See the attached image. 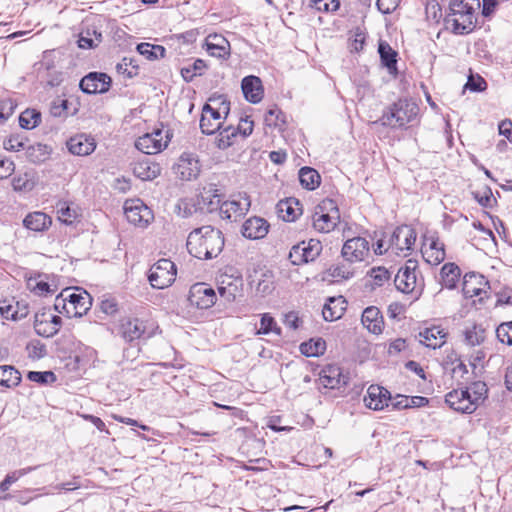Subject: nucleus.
<instances>
[{
    "label": "nucleus",
    "mask_w": 512,
    "mask_h": 512,
    "mask_svg": "<svg viewBox=\"0 0 512 512\" xmlns=\"http://www.w3.org/2000/svg\"><path fill=\"white\" fill-rule=\"evenodd\" d=\"M223 247L224 238L222 232L210 225L194 229L187 238L188 252L198 259L217 257Z\"/></svg>",
    "instance_id": "f257e3e1"
},
{
    "label": "nucleus",
    "mask_w": 512,
    "mask_h": 512,
    "mask_svg": "<svg viewBox=\"0 0 512 512\" xmlns=\"http://www.w3.org/2000/svg\"><path fill=\"white\" fill-rule=\"evenodd\" d=\"M479 8V0H450L445 23L454 34H469L476 27V11Z\"/></svg>",
    "instance_id": "f03ea898"
},
{
    "label": "nucleus",
    "mask_w": 512,
    "mask_h": 512,
    "mask_svg": "<svg viewBox=\"0 0 512 512\" xmlns=\"http://www.w3.org/2000/svg\"><path fill=\"white\" fill-rule=\"evenodd\" d=\"M419 114L418 105L407 99H400L387 108L380 121L384 126L402 128L415 121Z\"/></svg>",
    "instance_id": "7ed1b4c3"
},
{
    "label": "nucleus",
    "mask_w": 512,
    "mask_h": 512,
    "mask_svg": "<svg viewBox=\"0 0 512 512\" xmlns=\"http://www.w3.org/2000/svg\"><path fill=\"white\" fill-rule=\"evenodd\" d=\"M340 223V212L332 199H325L315 207L312 215V226L320 233L333 231Z\"/></svg>",
    "instance_id": "20e7f679"
},
{
    "label": "nucleus",
    "mask_w": 512,
    "mask_h": 512,
    "mask_svg": "<svg viewBox=\"0 0 512 512\" xmlns=\"http://www.w3.org/2000/svg\"><path fill=\"white\" fill-rule=\"evenodd\" d=\"M158 325L153 320H142L130 318L124 320L120 325V334L127 342L139 339H149L158 331Z\"/></svg>",
    "instance_id": "39448f33"
},
{
    "label": "nucleus",
    "mask_w": 512,
    "mask_h": 512,
    "mask_svg": "<svg viewBox=\"0 0 512 512\" xmlns=\"http://www.w3.org/2000/svg\"><path fill=\"white\" fill-rule=\"evenodd\" d=\"M176 277L175 264L169 259L158 260L149 270L148 279L153 288L164 289L170 286Z\"/></svg>",
    "instance_id": "423d86ee"
},
{
    "label": "nucleus",
    "mask_w": 512,
    "mask_h": 512,
    "mask_svg": "<svg viewBox=\"0 0 512 512\" xmlns=\"http://www.w3.org/2000/svg\"><path fill=\"white\" fill-rule=\"evenodd\" d=\"M124 214L129 223L140 228H146L154 219L152 210L140 199L126 200Z\"/></svg>",
    "instance_id": "0eeeda50"
},
{
    "label": "nucleus",
    "mask_w": 512,
    "mask_h": 512,
    "mask_svg": "<svg viewBox=\"0 0 512 512\" xmlns=\"http://www.w3.org/2000/svg\"><path fill=\"white\" fill-rule=\"evenodd\" d=\"M341 255L349 264L363 262L370 255V244L364 237L348 238L342 246Z\"/></svg>",
    "instance_id": "6e6552de"
},
{
    "label": "nucleus",
    "mask_w": 512,
    "mask_h": 512,
    "mask_svg": "<svg viewBox=\"0 0 512 512\" xmlns=\"http://www.w3.org/2000/svg\"><path fill=\"white\" fill-rule=\"evenodd\" d=\"M61 325V317L52 314L50 309L43 308L35 314L34 329L39 336L53 337L58 333Z\"/></svg>",
    "instance_id": "1a4fd4ad"
},
{
    "label": "nucleus",
    "mask_w": 512,
    "mask_h": 512,
    "mask_svg": "<svg viewBox=\"0 0 512 512\" xmlns=\"http://www.w3.org/2000/svg\"><path fill=\"white\" fill-rule=\"evenodd\" d=\"M416 236L417 234L412 227L408 225L399 226L389 238V248L395 254H406L412 249Z\"/></svg>",
    "instance_id": "9d476101"
},
{
    "label": "nucleus",
    "mask_w": 512,
    "mask_h": 512,
    "mask_svg": "<svg viewBox=\"0 0 512 512\" xmlns=\"http://www.w3.org/2000/svg\"><path fill=\"white\" fill-rule=\"evenodd\" d=\"M251 205L247 194H238L230 200L222 201L219 208L220 216L224 219L236 221L238 218L246 214Z\"/></svg>",
    "instance_id": "9b49d317"
},
{
    "label": "nucleus",
    "mask_w": 512,
    "mask_h": 512,
    "mask_svg": "<svg viewBox=\"0 0 512 512\" xmlns=\"http://www.w3.org/2000/svg\"><path fill=\"white\" fill-rule=\"evenodd\" d=\"M167 135L160 129H156L151 133H146L139 137L135 142V147L147 154H157L167 147Z\"/></svg>",
    "instance_id": "f8f14e48"
},
{
    "label": "nucleus",
    "mask_w": 512,
    "mask_h": 512,
    "mask_svg": "<svg viewBox=\"0 0 512 512\" xmlns=\"http://www.w3.org/2000/svg\"><path fill=\"white\" fill-rule=\"evenodd\" d=\"M417 261L413 259H409L406 261L404 266H402L395 278L394 283L396 288L403 293H411L415 290L417 286Z\"/></svg>",
    "instance_id": "ddd939ff"
},
{
    "label": "nucleus",
    "mask_w": 512,
    "mask_h": 512,
    "mask_svg": "<svg viewBox=\"0 0 512 512\" xmlns=\"http://www.w3.org/2000/svg\"><path fill=\"white\" fill-rule=\"evenodd\" d=\"M188 299L191 305L199 309H208L215 304L217 296L211 287L197 283L191 287Z\"/></svg>",
    "instance_id": "4468645a"
},
{
    "label": "nucleus",
    "mask_w": 512,
    "mask_h": 512,
    "mask_svg": "<svg viewBox=\"0 0 512 512\" xmlns=\"http://www.w3.org/2000/svg\"><path fill=\"white\" fill-rule=\"evenodd\" d=\"M348 379L342 368L334 364L326 365L319 374V383L328 389H340L347 385Z\"/></svg>",
    "instance_id": "2eb2a0df"
},
{
    "label": "nucleus",
    "mask_w": 512,
    "mask_h": 512,
    "mask_svg": "<svg viewBox=\"0 0 512 512\" xmlns=\"http://www.w3.org/2000/svg\"><path fill=\"white\" fill-rule=\"evenodd\" d=\"M111 78L105 73L91 72L80 81V88L86 94H101L109 90Z\"/></svg>",
    "instance_id": "dca6fc26"
},
{
    "label": "nucleus",
    "mask_w": 512,
    "mask_h": 512,
    "mask_svg": "<svg viewBox=\"0 0 512 512\" xmlns=\"http://www.w3.org/2000/svg\"><path fill=\"white\" fill-rule=\"evenodd\" d=\"M174 173L178 178L185 181L197 178L200 173L198 159L192 154L183 153L174 166Z\"/></svg>",
    "instance_id": "f3484780"
},
{
    "label": "nucleus",
    "mask_w": 512,
    "mask_h": 512,
    "mask_svg": "<svg viewBox=\"0 0 512 512\" xmlns=\"http://www.w3.org/2000/svg\"><path fill=\"white\" fill-rule=\"evenodd\" d=\"M422 256L430 265H438L445 259L444 244L435 236H425L422 245Z\"/></svg>",
    "instance_id": "a211bd4d"
},
{
    "label": "nucleus",
    "mask_w": 512,
    "mask_h": 512,
    "mask_svg": "<svg viewBox=\"0 0 512 512\" xmlns=\"http://www.w3.org/2000/svg\"><path fill=\"white\" fill-rule=\"evenodd\" d=\"M445 402L457 412L470 414L475 411L472 395L469 390H453L446 394Z\"/></svg>",
    "instance_id": "6ab92c4d"
},
{
    "label": "nucleus",
    "mask_w": 512,
    "mask_h": 512,
    "mask_svg": "<svg viewBox=\"0 0 512 512\" xmlns=\"http://www.w3.org/2000/svg\"><path fill=\"white\" fill-rule=\"evenodd\" d=\"M390 400V392L379 385L369 386L363 399L365 406L372 410H382L384 407H388Z\"/></svg>",
    "instance_id": "aec40b11"
},
{
    "label": "nucleus",
    "mask_w": 512,
    "mask_h": 512,
    "mask_svg": "<svg viewBox=\"0 0 512 512\" xmlns=\"http://www.w3.org/2000/svg\"><path fill=\"white\" fill-rule=\"evenodd\" d=\"M488 289V281L477 273H468L464 276L462 291L466 298L480 297L486 294Z\"/></svg>",
    "instance_id": "412c9836"
},
{
    "label": "nucleus",
    "mask_w": 512,
    "mask_h": 512,
    "mask_svg": "<svg viewBox=\"0 0 512 512\" xmlns=\"http://www.w3.org/2000/svg\"><path fill=\"white\" fill-rule=\"evenodd\" d=\"M222 203V194L215 184L204 186L198 196L200 209H206L212 213L219 210Z\"/></svg>",
    "instance_id": "4be33fe9"
},
{
    "label": "nucleus",
    "mask_w": 512,
    "mask_h": 512,
    "mask_svg": "<svg viewBox=\"0 0 512 512\" xmlns=\"http://www.w3.org/2000/svg\"><path fill=\"white\" fill-rule=\"evenodd\" d=\"M242 288L243 280L241 277L223 275L218 287V292L226 301L232 302L237 297L241 296Z\"/></svg>",
    "instance_id": "5701e85b"
},
{
    "label": "nucleus",
    "mask_w": 512,
    "mask_h": 512,
    "mask_svg": "<svg viewBox=\"0 0 512 512\" xmlns=\"http://www.w3.org/2000/svg\"><path fill=\"white\" fill-rule=\"evenodd\" d=\"M221 119V113L217 109L212 108L209 104H205L200 119L201 131L207 135L214 134L221 129Z\"/></svg>",
    "instance_id": "b1692460"
},
{
    "label": "nucleus",
    "mask_w": 512,
    "mask_h": 512,
    "mask_svg": "<svg viewBox=\"0 0 512 512\" xmlns=\"http://www.w3.org/2000/svg\"><path fill=\"white\" fill-rule=\"evenodd\" d=\"M69 152L78 156L90 155L96 148L95 139L87 134H78L67 141Z\"/></svg>",
    "instance_id": "393cba45"
},
{
    "label": "nucleus",
    "mask_w": 512,
    "mask_h": 512,
    "mask_svg": "<svg viewBox=\"0 0 512 512\" xmlns=\"http://www.w3.org/2000/svg\"><path fill=\"white\" fill-rule=\"evenodd\" d=\"M269 223L261 217H250L242 225V235L249 239H262L269 231Z\"/></svg>",
    "instance_id": "a878e982"
},
{
    "label": "nucleus",
    "mask_w": 512,
    "mask_h": 512,
    "mask_svg": "<svg viewBox=\"0 0 512 512\" xmlns=\"http://www.w3.org/2000/svg\"><path fill=\"white\" fill-rule=\"evenodd\" d=\"M241 88L245 99L250 103L256 104L263 99L264 89L259 77L253 75L244 77Z\"/></svg>",
    "instance_id": "bb28decb"
},
{
    "label": "nucleus",
    "mask_w": 512,
    "mask_h": 512,
    "mask_svg": "<svg viewBox=\"0 0 512 512\" xmlns=\"http://www.w3.org/2000/svg\"><path fill=\"white\" fill-rule=\"evenodd\" d=\"M67 297L72 317H82L91 308L92 299L86 291L76 293L69 288Z\"/></svg>",
    "instance_id": "cd10ccee"
},
{
    "label": "nucleus",
    "mask_w": 512,
    "mask_h": 512,
    "mask_svg": "<svg viewBox=\"0 0 512 512\" xmlns=\"http://www.w3.org/2000/svg\"><path fill=\"white\" fill-rule=\"evenodd\" d=\"M206 51L217 58H226L230 55V43L220 34H209L205 39Z\"/></svg>",
    "instance_id": "c85d7f7f"
},
{
    "label": "nucleus",
    "mask_w": 512,
    "mask_h": 512,
    "mask_svg": "<svg viewBox=\"0 0 512 512\" xmlns=\"http://www.w3.org/2000/svg\"><path fill=\"white\" fill-rule=\"evenodd\" d=\"M363 326L373 334H380L383 331L384 320L380 310L375 306L367 307L361 318Z\"/></svg>",
    "instance_id": "c756f323"
},
{
    "label": "nucleus",
    "mask_w": 512,
    "mask_h": 512,
    "mask_svg": "<svg viewBox=\"0 0 512 512\" xmlns=\"http://www.w3.org/2000/svg\"><path fill=\"white\" fill-rule=\"evenodd\" d=\"M447 334L439 327L426 328L421 331L417 338L418 341L428 348H440L446 342Z\"/></svg>",
    "instance_id": "7c9ffc66"
},
{
    "label": "nucleus",
    "mask_w": 512,
    "mask_h": 512,
    "mask_svg": "<svg viewBox=\"0 0 512 512\" xmlns=\"http://www.w3.org/2000/svg\"><path fill=\"white\" fill-rule=\"evenodd\" d=\"M29 313V308L27 303L20 302V301H14L7 302L4 301L0 305V314L3 318L7 320H21L25 318Z\"/></svg>",
    "instance_id": "2f4dec72"
},
{
    "label": "nucleus",
    "mask_w": 512,
    "mask_h": 512,
    "mask_svg": "<svg viewBox=\"0 0 512 512\" xmlns=\"http://www.w3.org/2000/svg\"><path fill=\"white\" fill-rule=\"evenodd\" d=\"M347 301L343 296L330 297L325 303L322 315L326 321L340 319L346 310Z\"/></svg>",
    "instance_id": "473e14b6"
},
{
    "label": "nucleus",
    "mask_w": 512,
    "mask_h": 512,
    "mask_svg": "<svg viewBox=\"0 0 512 512\" xmlns=\"http://www.w3.org/2000/svg\"><path fill=\"white\" fill-rule=\"evenodd\" d=\"M160 166L148 158L137 161L133 166L134 175L143 180L151 181L160 174Z\"/></svg>",
    "instance_id": "72a5a7b5"
},
{
    "label": "nucleus",
    "mask_w": 512,
    "mask_h": 512,
    "mask_svg": "<svg viewBox=\"0 0 512 512\" xmlns=\"http://www.w3.org/2000/svg\"><path fill=\"white\" fill-rule=\"evenodd\" d=\"M277 213L284 221L292 222L301 214V206L297 199L280 200L276 206Z\"/></svg>",
    "instance_id": "f704fd0d"
},
{
    "label": "nucleus",
    "mask_w": 512,
    "mask_h": 512,
    "mask_svg": "<svg viewBox=\"0 0 512 512\" xmlns=\"http://www.w3.org/2000/svg\"><path fill=\"white\" fill-rule=\"evenodd\" d=\"M52 224V219L44 212H31L23 220V225L32 231L42 232L47 230Z\"/></svg>",
    "instance_id": "c9c22d12"
},
{
    "label": "nucleus",
    "mask_w": 512,
    "mask_h": 512,
    "mask_svg": "<svg viewBox=\"0 0 512 512\" xmlns=\"http://www.w3.org/2000/svg\"><path fill=\"white\" fill-rule=\"evenodd\" d=\"M464 343L469 347L479 346L486 339V329L480 325L473 323L466 326L463 330Z\"/></svg>",
    "instance_id": "e433bc0d"
},
{
    "label": "nucleus",
    "mask_w": 512,
    "mask_h": 512,
    "mask_svg": "<svg viewBox=\"0 0 512 512\" xmlns=\"http://www.w3.org/2000/svg\"><path fill=\"white\" fill-rule=\"evenodd\" d=\"M51 151L52 149L50 146L42 143H36L26 148V157L34 164H41L49 159Z\"/></svg>",
    "instance_id": "4c0bfd02"
},
{
    "label": "nucleus",
    "mask_w": 512,
    "mask_h": 512,
    "mask_svg": "<svg viewBox=\"0 0 512 512\" xmlns=\"http://www.w3.org/2000/svg\"><path fill=\"white\" fill-rule=\"evenodd\" d=\"M460 275V268L454 263H446L441 268V281L442 284L448 289H453L456 287Z\"/></svg>",
    "instance_id": "58836bf2"
},
{
    "label": "nucleus",
    "mask_w": 512,
    "mask_h": 512,
    "mask_svg": "<svg viewBox=\"0 0 512 512\" xmlns=\"http://www.w3.org/2000/svg\"><path fill=\"white\" fill-rule=\"evenodd\" d=\"M21 374L10 365L0 366V385L6 388H13L20 384Z\"/></svg>",
    "instance_id": "ea45409f"
},
{
    "label": "nucleus",
    "mask_w": 512,
    "mask_h": 512,
    "mask_svg": "<svg viewBox=\"0 0 512 512\" xmlns=\"http://www.w3.org/2000/svg\"><path fill=\"white\" fill-rule=\"evenodd\" d=\"M37 179L32 172H25L15 176L12 180V186L18 192H30L36 186Z\"/></svg>",
    "instance_id": "a19ab883"
},
{
    "label": "nucleus",
    "mask_w": 512,
    "mask_h": 512,
    "mask_svg": "<svg viewBox=\"0 0 512 512\" xmlns=\"http://www.w3.org/2000/svg\"><path fill=\"white\" fill-rule=\"evenodd\" d=\"M326 350V342L322 338H312L300 345V351L307 357H317Z\"/></svg>",
    "instance_id": "79ce46f5"
},
{
    "label": "nucleus",
    "mask_w": 512,
    "mask_h": 512,
    "mask_svg": "<svg viewBox=\"0 0 512 512\" xmlns=\"http://www.w3.org/2000/svg\"><path fill=\"white\" fill-rule=\"evenodd\" d=\"M299 181L304 188L314 190L320 184V175L313 168L303 167L299 170Z\"/></svg>",
    "instance_id": "37998d69"
},
{
    "label": "nucleus",
    "mask_w": 512,
    "mask_h": 512,
    "mask_svg": "<svg viewBox=\"0 0 512 512\" xmlns=\"http://www.w3.org/2000/svg\"><path fill=\"white\" fill-rule=\"evenodd\" d=\"M264 122L268 127L283 130L286 123V117L280 108H278L276 105H273L266 112Z\"/></svg>",
    "instance_id": "c03bdc74"
},
{
    "label": "nucleus",
    "mask_w": 512,
    "mask_h": 512,
    "mask_svg": "<svg viewBox=\"0 0 512 512\" xmlns=\"http://www.w3.org/2000/svg\"><path fill=\"white\" fill-rule=\"evenodd\" d=\"M41 122V113L35 109H26L20 114L19 124L22 128L31 130Z\"/></svg>",
    "instance_id": "a18cd8bd"
},
{
    "label": "nucleus",
    "mask_w": 512,
    "mask_h": 512,
    "mask_svg": "<svg viewBox=\"0 0 512 512\" xmlns=\"http://www.w3.org/2000/svg\"><path fill=\"white\" fill-rule=\"evenodd\" d=\"M274 333L276 335L281 334V328L277 325L275 319L269 314L264 313L261 315L260 328L257 329L256 335H267Z\"/></svg>",
    "instance_id": "49530a36"
},
{
    "label": "nucleus",
    "mask_w": 512,
    "mask_h": 512,
    "mask_svg": "<svg viewBox=\"0 0 512 512\" xmlns=\"http://www.w3.org/2000/svg\"><path fill=\"white\" fill-rule=\"evenodd\" d=\"M206 68L205 61L197 59L193 64L181 68V76L186 82H190L194 77L202 75Z\"/></svg>",
    "instance_id": "de8ad7c7"
},
{
    "label": "nucleus",
    "mask_w": 512,
    "mask_h": 512,
    "mask_svg": "<svg viewBox=\"0 0 512 512\" xmlns=\"http://www.w3.org/2000/svg\"><path fill=\"white\" fill-rule=\"evenodd\" d=\"M378 51L382 63L389 69V71L391 72L392 70H396L397 53L387 43L384 42L379 44Z\"/></svg>",
    "instance_id": "09e8293b"
},
{
    "label": "nucleus",
    "mask_w": 512,
    "mask_h": 512,
    "mask_svg": "<svg viewBox=\"0 0 512 512\" xmlns=\"http://www.w3.org/2000/svg\"><path fill=\"white\" fill-rule=\"evenodd\" d=\"M303 249V253H305V259L308 262L314 261L322 251V244L317 239H310L309 241H302L299 243Z\"/></svg>",
    "instance_id": "8fccbe9b"
},
{
    "label": "nucleus",
    "mask_w": 512,
    "mask_h": 512,
    "mask_svg": "<svg viewBox=\"0 0 512 512\" xmlns=\"http://www.w3.org/2000/svg\"><path fill=\"white\" fill-rule=\"evenodd\" d=\"M237 136V130L232 127L228 126L224 129H222L217 138H216V145L219 149H227L231 145H233V139Z\"/></svg>",
    "instance_id": "3c124183"
},
{
    "label": "nucleus",
    "mask_w": 512,
    "mask_h": 512,
    "mask_svg": "<svg viewBox=\"0 0 512 512\" xmlns=\"http://www.w3.org/2000/svg\"><path fill=\"white\" fill-rule=\"evenodd\" d=\"M57 216L59 221L66 225H71L77 218V212L71 208L66 202L57 205Z\"/></svg>",
    "instance_id": "603ef678"
},
{
    "label": "nucleus",
    "mask_w": 512,
    "mask_h": 512,
    "mask_svg": "<svg viewBox=\"0 0 512 512\" xmlns=\"http://www.w3.org/2000/svg\"><path fill=\"white\" fill-rule=\"evenodd\" d=\"M466 390H469L471 392L472 401L473 405L475 406V409L482 401H484L488 391L486 384L482 381H476L472 383L470 388H467Z\"/></svg>",
    "instance_id": "864d4df0"
},
{
    "label": "nucleus",
    "mask_w": 512,
    "mask_h": 512,
    "mask_svg": "<svg viewBox=\"0 0 512 512\" xmlns=\"http://www.w3.org/2000/svg\"><path fill=\"white\" fill-rule=\"evenodd\" d=\"M472 195H473L474 199L482 207H485V208L492 207L493 201H495L493 199L492 190L488 186H483L482 188L473 191Z\"/></svg>",
    "instance_id": "5fc2aeb1"
},
{
    "label": "nucleus",
    "mask_w": 512,
    "mask_h": 512,
    "mask_svg": "<svg viewBox=\"0 0 512 512\" xmlns=\"http://www.w3.org/2000/svg\"><path fill=\"white\" fill-rule=\"evenodd\" d=\"M330 275L337 280H348L354 276L350 265L341 263L330 268Z\"/></svg>",
    "instance_id": "6e6d98bb"
},
{
    "label": "nucleus",
    "mask_w": 512,
    "mask_h": 512,
    "mask_svg": "<svg viewBox=\"0 0 512 512\" xmlns=\"http://www.w3.org/2000/svg\"><path fill=\"white\" fill-rule=\"evenodd\" d=\"M69 288L64 289L55 299L54 309L55 311L65 314L68 317H72L70 312V305L68 302Z\"/></svg>",
    "instance_id": "4d7b16f0"
},
{
    "label": "nucleus",
    "mask_w": 512,
    "mask_h": 512,
    "mask_svg": "<svg viewBox=\"0 0 512 512\" xmlns=\"http://www.w3.org/2000/svg\"><path fill=\"white\" fill-rule=\"evenodd\" d=\"M27 286L32 292L39 296L47 295L53 291L47 282L39 280L38 278L28 279Z\"/></svg>",
    "instance_id": "13d9d810"
},
{
    "label": "nucleus",
    "mask_w": 512,
    "mask_h": 512,
    "mask_svg": "<svg viewBox=\"0 0 512 512\" xmlns=\"http://www.w3.org/2000/svg\"><path fill=\"white\" fill-rule=\"evenodd\" d=\"M498 340L512 346V321L501 323L496 329Z\"/></svg>",
    "instance_id": "bf43d9fd"
},
{
    "label": "nucleus",
    "mask_w": 512,
    "mask_h": 512,
    "mask_svg": "<svg viewBox=\"0 0 512 512\" xmlns=\"http://www.w3.org/2000/svg\"><path fill=\"white\" fill-rule=\"evenodd\" d=\"M28 356L32 359H41L46 355L45 345L39 341L30 342L27 345Z\"/></svg>",
    "instance_id": "052dcab7"
},
{
    "label": "nucleus",
    "mask_w": 512,
    "mask_h": 512,
    "mask_svg": "<svg viewBox=\"0 0 512 512\" xmlns=\"http://www.w3.org/2000/svg\"><path fill=\"white\" fill-rule=\"evenodd\" d=\"M28 379L33 382H37L40 384H45L49 381L55 380V375L51 371L38 372V371H30L27 375Z\"/></svg>",
    "instance_id": "680f3d73"
},
{
    "label": "nucleus",
    "mask_w": 512,
    "mask_h": 512,
    "mask_svg": "<svg viewBox=\"0 0 512 512\" xmlns=\"http://www.w3.org/2000/svg\"><path fill=\"white\" fill-rule=\"evenodd\" d=\"M339 0H313L312 7L319 11L330 12L339 8Z\"/></svg>",
    "instance_id": "e2e57ef3"
},
{
    "label": "nucleus",
    "mask_w": 512,
    "mask_h": 512,
    "mask_svg": "<svg viewBox=\"0 0 512 512\" xmlns=\"http://www.w3.org/2000/svg\"><path fill=\"white\" fill-rule=\"evenodd\" d=\"M371 277L377 286H382L390 278L389 271L384 267H376L371 270Z\"/></svg>",
    "instance_id": "0e129e2a"
},
{
    "label": "nucleus",
    "mask_w": 512,
    "mask_h": 512,
    "mask_svg": "<svg viewBox=\"0 0 512 512\" xmlns=\"http://www.w3.org/2000/svg\"><path fill=\"white\" fill-rule=\"evenodd\" d=\"M133 60L131 58H123L120 63L116 65L118 73L126 74L129 78L136 75V66L132 65Z\"/></svg>",
    "instance_id": "69168bd1"
},
{
    "label": "nucleus",
    "mask_w": 512,
    "mask_h": 512,
    "mask_svg": "<svg viewBox=\"0 0 512 512\" xmlns=\"http://www.w3.org/2000/svg\"><path fill=\"white\" fill-rule=\"evenodd\" d=\"M95 39L90 38L89 36H85L83 34L80 35L78 39V46L82 49H90L96 47L101 42V34H97L94 32Z\"/></svg>",
    "instance_id": "338daca9"
},
{
    "label": "nucleus",
    "mask_w": 512,
    "mask_h": 512,
    "mask_svg": "<svg viewBox=\"0 0 512 512\" xmlns=\"http://www.w3.org/2000/svg\"><path fill=\"white\" fill-rule=\"evenodd\" d=\"M16 108V104L11 99H4L0 101V119L6 120L13 113Z\"/></svg>",
    "instance_id": "774afa93"
}]
</instances>
